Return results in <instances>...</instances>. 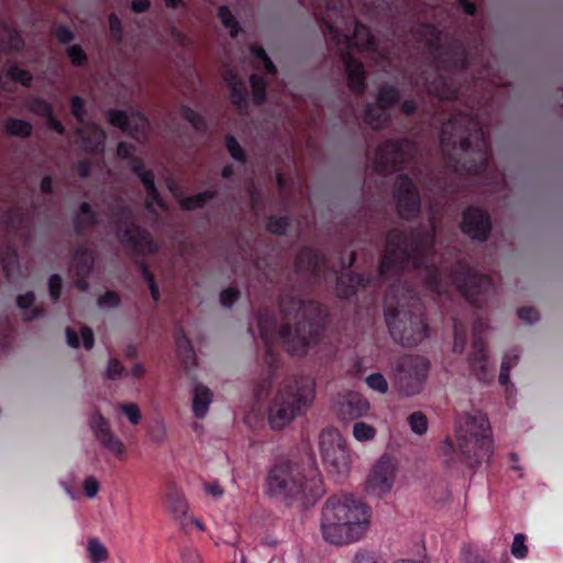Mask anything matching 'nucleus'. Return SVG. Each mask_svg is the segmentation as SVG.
I'll list each match as a JSON object with an SVG mask.
<instances>
[{
    "label": "nucleus",
    "instance_id": "nucleus-1",
    "mask_svg": "<svg viewBox=\"0 0 563 563\" xmlns=\"http://www.w3.org/2000/svg\"><path fill=\"white\" fill-rule=\"evenodd\" d=\"M417 271L426 286L441 295L455 286L473 307L482 309L487 298L495 292L489 275L478 274L468 255L456 253L454 263H437L434 253V227L419 225L409 233L399 228L386 234V250L383 253L377 275L347 271L336 277L338 297L350 299L357 291H372L387 282L384 297L385 321L393 340L404 346H416L429 335V325L423 318L422 303L417 289L402 274Z\"/></svg>",
    "mask_w": 563,
    "mask_h": 563
},
{
    "label": "nucleus",
    "instance_id": "nucleus-2",
    "mask_svg": "<svg viewBox=\"0 0 563 563\" xmlns=\"http://www.w3.org/2000/svg\"><path fill=\"white\" fill-rule=\"evenodd\" d=\"M283 323L276 316L262 311L257 316V328L265 347V362L271 371L276 367L278 356L274 341L282 340L285 349L292 355L307 352L310 344H317L325 328L327 308L317 300H303L295 286L285 287L278 299Z\"/></svg>",
    "mask_w": 563,
    "mask_h": 563
},
{
    "label": "nucleus",
    "instance_id": "nucleus-3",
    "mask_svg": "<svg viewBox=\"0 0 563 563\" xmlns=\"http://www.w3.org/2000/svg\"><path fill=\"white\" fill-rule=\"evenodd\" d=\"M440 150L445 165L455 174L484 175L490 164V141L478 118L459 112L442 124Z\"/></svg>",
    "mask_w": 563,
    "mask_h": 563
},
{
    "label": "nucleus",
    "instance_id": "nucleus-4",
    "mask_svg": "<svg viewBox=\"0 0 563 563\" xmlns=\"http://www.w3.org/2000/svg\"><path fill=\"white\" fill-rule=\"evenodd\" d=\"M419 34L426 38V45L432 53H438L437 66L431 77L421 75V81L428 93L441 100H453L459 96L460 87L442 71L459 73L471 66V53L467 43L452 36L445 44L442 43V31L433 23H422Z\"/></svg>",
    "mask_w": 563,
    "mask_h": 563
},
{
    "label": "nucleus",
    "instance_id": "nucleus-5",
    "mask_svg": "<svg viewBox=\"0 0 563 563\" xmlns=\"http://www.w3.org/2000/svg\"><path fill=\"white\" fill-rule=\"evenodd\" d=\"M324 11H319L313 5V15L319 23L324 40L331 46L328 25L333 24V29L343 35L350 37V47L357 46L363 51H376L377 42L372 34L371 29L357 21L352 12L351 0H322ZM366 12L372 15L387 14L393 11L394 0H360Z\"/></svg>",
    "mask_w": 563,
    "mask_h": 563
},
{
    "label": "nucleus",
    "instance_id": "nucleus-6",
    "mask_svg": "<svg viewBox=\"0 0 563 563\" xmlns=\"http://www.w3.org/2000/svg\"><path fill=\"white\" fill-rule=\"evenodd\" d=\"M371 509L354 495H333L322 510L323 539L334 545L360 540L368 528Z\"/></svg>",
    "mask_w": 563,
    "mask_h": 563
},
{
    "label": "nucleus",
    "instance_id": "nucleus-7",
    "mask_svg": "<svg viewBox=\"0 0 563 563\" xmlns=\"http://www.w3.org/2000/svg\"><path fill=\"white\" fill-rule=\"evenodd\" d=\"M265 493L271 498L288 504L301 501L308 507L323 495L324 489L321 476L316 470L303 476L296 463L279 459L268 468Z\"/></svg>",
    "mask_w": 563,
    "mask_h": 563
},
{
    "label": "nucleus",
    "instance_id": "nucleus-8",
    "mask_svg": "<svg viewBox=\"0 0 563 563\" xmlns=\"http://www.w3.org/2000/svg\"><path fill=\"white\" fill-rule=\"evenodd\" d=\"M459 451L451 440L443 441L439 446V454L444 459L448 467H455V457L467 467H476L484 461H489L493 454V440L487 417L479 412L468 416L465 429L456 433Z\"/></svg>",
    "mask_w": 563,
    "mask_h": 563
},
{
    "label": "nucleus",
    "instance_id": "nucleus-9",
    "mask_svg": "<svg viewBox=\"0 0 563 563\" xmlns=\"http://www.w3.org/2000/svg\"><path fill=\"white\" fill-rule=\"evenodd\" d=\"M316 395L314 380L307 375L285 378L268 407V423L282 430L297 417L305 415Z\"/></svg>",
    "mask_w": 563,
    "mask_h": 563
},
{
    "label": "nucleus",
    "instance_id": "nucleus-10",
    "mask_svg": "<svg viewBox=\"0 0 563 563\" xmlns=\"http://www.w3.org/2000/svg\"><path fill=\"white\" fill-rule=\"evenodd\" d=\"M110 210L117 238L126 252L141 256L157 251L152 234L133 221V211L122 199L115 200Z\"/></svg>",
    "mask_w": 563,
    "mask_h": 563
},
{
    "label": "nucleus",
    "instance_id": "nucleus-11",
    "mask_svg": "<svg viewBox=\"0 0 563 563\" xmlns=\"http://www.w3.org/2000/svg\"><path fill=\"white\" fill-rule=\"evenodd\" d=\"M430 362L420 355L405 354L395 364V383L405 396H415L423 389Z\"/></svg>",
    "mask_w": 563,
    "mask_h": 563
},
{
    "label": "nucleus",
    "instance_id": "nucleus-12",
    "mask_svg": "<svg viewBox=\"0 0 563 563\" xmlns=\"http://www.w3.org/2000/svg\"><path fill=\"white\" fill-rule=\"evenodd\" d=\"M416 152L415 142L407 137L387 140L376 150L375 169L382 175L400 170L407 162L413 158Z\"/></svg>",
    "mask_w": 563,
    "mask_h": 563
},
{
    "label": "nucleus",
    "instance_id": "nucleus-13",
    "mask_svg": "<svg viewBox=\"0 0 563 563\" xmlns=\"http://www.w3.org/2000/svg\"><path fill=\"white\" fill-rule=\"evenodd\" d=\"M333 27V24L328 25V34L332 48L340 54L344 63L347 87L352 92L362 95L366 88L363 63L350 53V37L338 33Z\"/></svg>",
    "mask_w": 563,
    "mask_h": 563
},
{
    "label": "nucleus",
    "instance_id": "nucleus-14",
    "mask_svg": "<svg viewBox=\"0 0 563 563\" xmlns=\"http://www.w3.org/2000/svg\"><path fill=\"white\" fill-rule=\"evenodd\" d=\"M320 451L329 473L339 476L347 474L350 468L347 448L335 429L322 430L320 433Z\"/></svg>",
    "mask_w": 563,
    "mask_h": 563
},
{
    "label": "nucleus",
    "instance_id": "nucleus-15",
    "mask_svg": "<svg viewBox=\"0 0 563 563\" xmlns=\"http://www.w3.org/2000/svg\"><path fill=\"white\" fill-rule=\"evenodd\" d=\"M394 197L396 200L397 212L401 219L409 221L416 219L420 214V194L408 175L400 174L397 176Z\"/></svg>",
    "mask_w": 563,
    "mask_h": 563
},
{
    "label": "nucleus",
    "instance_id": "nucleus-16",
    "mask_svg": "<svg viewBox=\"0 0 563 563\" xmlns=\"http://www.w3.org/2000/svg\"><path fill=\"white\" fill-rule=\"evenodd\" d=\"M461 229L464 234L477 242H486L492 232L489 213L476 206H470L462 212Z\"/></svg>",
    "mask_w": 563,
    "mask_h": 563
},
{
    "label": "nucleus",
    "instance_id": "nucleus-17",
    "mask_svg": "<svg viewBox=\"0 0 563 563\" xmlns=\"http://www.w3.org/2000/svg\"><path fill=\"white\" fill-rule=\"evenodd\" d=\"M89 427L102 448L113 453L119 460L125 455V445L122 440L112 431L109 420L96 410L89 418Z\"/></svg>",
    "mask_w": 563,
    "mask_h": 563
},
{
    "label": "nucleus",
    "instance_id": "nucleus-18",
    "mask_svg": "<svg viewBox=\"0 0 563 563\" xmlns=\"http://www.w3.org/2000/svg\"><path fill=\"white\" fill-rule=\"evenodd\" d=\"M327 266L325 255L311 246H302L294 262L295 272L298 275L309 276L312 279H320Z\"/></svg>",
    "mask_w": 563,
    "mask_h": 563
},
{
    "label": "nucleus",
    "instance_id": "nucleus-19",
    "mask_svg": "<svg viewBox=\"0 0 563 563\" xmlns=\"http://www.w3.org/2000/svg\"><path fill=\"white\" fill-rule=\"evenodd\" d=\"M395 479V465L387 455L382 456L374 465L367 481V492L383 495L389 492Z\"/></svg>",
    "mask_w": 563,
    "mask_h": 563
},
{
    "label": "nucleus",
    "instance_id": "nucleus-20",
    "mask_svg": "<svg viewBox=\"0 0 563 563\" xmlns=\"http://www.w3.org/2000/svg\"><path fill=\"white\" fill-rule=\"evenodd\" d=\"M107 115L111 125L119 128L122 132L128 133L135 140L144 133L147 125V119L139 111L129 117L124 110L109 109Z\"/></svg>",
    "mask_w": 563,
    "mask_h": 563
},
{
    "label": "nucleus",
    "instance_id": "nucleus-21",
    "mask_svg": "<svg viewBox=\"0 0 563 563\" xmlns=\"http://www.w3.org/2000/svg\"><path fill=\"white\" fill-rule=\"evenodd\" d=\"M472 349L473 351L468 357V364L472 373L479 382H492L494 378V373L488 367L486 342L477 333L474 334Z\"/></svg>",
    "mask_w": 563,
    "mask_h": 563
},
{
    "label": "nucleus",
    "instance_id": "nucleus-22",
    "mask_svg": "<svg viewBox=\"0 0 563 563\" xmlns=\"http://www.w3.org/2000/svg\"><path fill=\"white\" fill-rule=\"evenodd\" d=\"M369 410L368 400L358 393H349L339 408V416L343 420H354L364 417Z\"/></svg>",
    "mask_w": 563,
    "mask_h": 563
},
{
    "label": "nucleus",
    "instance_id": "nucleus-23",
    "mask_svg": "<svg viewBox=\"0 0 563 563\" xmlns=\"http://www.w3.org/2000/svg\"><path fill=\"white\" fill-rule=\"evenodd\" d=\"M224 80L230 90V100L232 104L242 110L247 107V90L243 80L233 71H229Z\"/></svg>",
    "mask_w": 563,
    "mask_h": 563
},
{
    "label": "nucleus",
    "instance_id": "nucleus-24",
    "mask_svg": "<svg viewBox=\"0 0 563 563\" xmlns=\"http://www.w3.org/2000/svg\"><path fill=\"white\" fill-rule=\"evenodd\" d=\"M165 503L167 509L176 519H180L187 514L188 506L185 496L175 484L168 485L165 494Z\"/></svg>",
    "mask_w": 563,
    "mask_h": 563
},
{
    "label": "nucleus",
    "instance_id": "nucleus-25",
    "mask_svg": "<svg viewBox=\"0 0 563 563\" xmlns=\"http://www.w3.org/2000/svg\"><path fill=\"white\" fill-rule=\"evenodd\" d=\"M95 258L92 251L87 246H78L71 258V268L75 275H90Z\"/></svg>",
    "mask_w": 563,
    "mask_h": 563
},
{
    "label": "nucleus",
    "instance_id": "nucleus-26",
    "mask_svg": "<svg viewBox=\"0 0 563 563\" xmlns=\"http://www.w3.org/2000/svg\"><path fill=\"white\" fill-rule=\"evenodd\" d=\"M73 222L75 234L80 236L85 233L87 228H92L98 224V217L91 205L84 201L80 203L79 212L74 218Z\"/></svg>",
    "mask_w": 563,
    "mask_h": 563
},
{
    "label": "nucleus",
    "instance_id": "nucleus-27",
    "mask_svg": "<svg viewBox=\"0 0 563 563\" xmlns=\"http://www.w3.org/2000/svg\"><path fill=\"white\" fill-rule=\"evenodd\" d=\"M77 134L91 151H99L103 148L106 133L98 124L90 123L87 129L78 128Z\"/></svg>",
    "mask_w": 563,
    "mask_h": 563
},
{
    "label": "nucleus",
    "instance_id": "nucleus-28",
    "mask_svg": "<svg viewBox=\"0 0 563 563\" xmlns=\"http://www.w3.org/2000/svg\"><path fill=\"white\" fill-rule=\"evenodd\" d=\"M212 401V391L202 384H197L194 388L192 412L196 418L202 419L209 410Z\"/></svg>",
    "mask_w": 563,
    "mask_h": 563
},
{
    "label": "nucleus",
    "instance_id": "nucleus-29",
    "mask_svg": "<svg viewBox=\"0 0 563 563\" xmlns=\"http://www.w3.org/2000/svg\"><path fill=\"white\" fill-rule=\"evenodd\" d=\"M390 120L385 108L376 103H367L364 110V121L374 130L383 129Z\"/></svg>",
    "mask_w": 563,
    "mask_h": 563
},
{
    "label": "nucleus",
    "instance_id": "nucleus-30",
    "mask_svg": "<svg viewBox=\"0 0 563 563\" xmlns=\"http://www.w3.org/2000/svg\"><path fill=\"white\" fill-rule=\"evenodd\" d=\"M26 220L24 210L21 207L7 209L1 216V222L5 230L15 233L22 229Z\"/></svg>",
    "mask_w": 563,
    "mask_h": 563
},
{
    "label": "nucleus",
    "instance_id": "nucleus-31",
    "mask_svg": "<svg viewBox=\"0 0 563 563\" xmlns=\"http://www.w3.org/2000/svg\"><path fill=\"white\" fill-rule=\"evenodd\" d=\"M217 196L216 190H205L202 192L183 198L179 202L180 208L185 211H192L197 209H201L206 206V203Z\"/></svg>",
    "mask_w": 563,
    "mask_h": 563
},
{
    "label": "nucleus",
    "instance_id": "nucleus-32",
    "mask_svg": "<svg viewBox=\"0 0 563 563\" xmlns=\"http://www.w3.org/2000/svg\"><path fill=\"white\" fill-rule=\"evenodd\" d=\"M250 85L253 93V100L256 106H262L267 99V79L257 74L250 76Z\"/></svg>",
    "mask_w": 563,
    "mask_h": 563
},
{
    "label": "nucleus",
    "instance_id": "nucleus-33",
    "mask_svg": "<svg viewBox=\"0 0 563 563\" xmlns=\"http://www.w3.org/2000/svg\"><path fill=\"white\" fill-rule=\"evenodd\" d=\"M5 131L12 136L25 139L32 135L33 126L25 120L9 118L5 121Z\"/></svg>",
    "mask_w": 563,
    "mask_h": 563
},
{
    "label": "nucleus",
    "instance_id": "nucleus-34",
    "mask_svg": "<svg viewBox=\"0 0 563 563\" xmlns=\"http://www.w3.org/2000/svg\"><path fill=\"white\" fill-rule=\"evenodd\" d=\"M400 91L397 87L390 85L380 86L377 95V103L387 111L400 100Z\"/></svg>",
    "mask_w": 563,
    "mask_h": 563
},
{
    "label": "nucleus",
    "instance_id": "nucleus-35",
    "mask_svg": "<svg viewBox=\"0 0 563 563\" xmlns=\"http://www.w3.org/2000/svg\"><path fill=\"white\" fill-rule=\"evenodd\" d=\"M179 114L188 121L197 132H206L208 129L206 119L187 104H181Z\"/></svg>",
    "mask_w": 563,
    "mask_h": 563
},
{
    "label": "nucleus",
    "instance_id": "nucleus-36",
    "mask_svg": "<svg viewBox=\"0 0 563 563\" xmlns=\"http://www.w3.org/2000/svg\"><path fill=\"white\" fill-rule=\"evenodd\" d=\"M218 18L220 19L221 24L225 29H229L230 35L232 37H236L239 35V33L241 32V25L228 5L223 4L219 7Z\"/></svg>",
    "mask_w": 563,
    "mask_h": 563
},
{
    "label": "nucleus",
    "instance_id": "nucleus-37",
    "mask_svg": "<svg viewBox=\"0 0 563 563\" xmlns=\"http://www.w3.org/2000/svg\"><path fill=\"white\" fill-rule=\"evenodd\" d=\"M87 552L91 563H103L109 559L107 548L97 538L88 540Z\"/></svg>",
    "mask_w": 563,
    "mask_h": 563
},
{
    "label": "nucleus",
    "instance_id": "nucleus-38",
    "mask_svg": "<svg viewBox=\"0 0 563 563\" xmlns=\"http://www.w3.org/2000/svg\"><path fill=\"white\" fill-rule=\"evenodd\" d=\"M5 76L13 82H19L25 88H29L33 81L32 74L26 69L20 68L16 64L8 65Z\"/></svg>",
    "mask_w": 563,
    "mask_h": 563
},
{
    "label": "nucleus",
    "instance_id": "nucleus-39",
    "mask_svg": "<svg viewBox=\"0 0 563 563\" xmlns=\"http://www.w3.org/2000/svg\"><path fill=\"white\" fill-rule=\"evenodd\" d=\"M290 227V219L287 216H271L266 222V230L274 235H285Z\"/></svg>",
    "mask_w": 563,
    "mask_h": 563
},
{
    "label": "nucleus",
    "instance_id": "nucleus-40",
    "mask_svg": "<svg viewBox=\"0 0 563 563\" xmlns=\"http://www.w3.org/2000/svg\"><path fill=\"white\" fill-rule=\"evenodd\" d=\"M176 349L178 355L185 361L195 360V351L192 349L191 342L183 330H179L177 335Z\"/></svg>",
    "mask_w": 563,
    "mask_h": 563
},
{
    "label": "nucleus",
    "instance_id": "nucleus-41",
    "mask_svg": "<svg viewBox=\"0 0 563 563\" xmlns=\"http://www.w3.org/2000/svg\"><path fill=\"white\" fill-rule=\"evenodd\" d=\"M407 420L413 433L422 435L428 431V419L423 412L415 411L408 416Z\"/></svg>",
    "mask_w": 563,
    "mask_h": 563
},
{
    "label": "nucleus",
    "instance_id": "nucleus-42",
    "mask_svg": "<svg viewBox=\"0 0 563 563\" xmlns=\"http://www.w3.org/2000/svg\"><path fill=\"white\" fill-rule=\"evenodd\" d=\"M225 147L231 157L241 164L246 163V154L238 140L233 135H227L224 139Z\"/></svg>",
    "mask_w": 563,
    "mask_h": 563
},
{
    "label": "nucleus",
    "instance_id": "nucleus-43",
    "mask_svg": "<svg viewBox=\"0 0 563 563\" xmlns=\"http://www.w3.org/2000/svg\"><path fill=\"white\" fill-rule=\"evenodd\" d=\"M2 268L5 275H8L12 266L18 264L19 254L16 249L12 244H7L2 250Z\"/></svg>",
    "mask_w": 563,
    "mask_h": 563
},
{
    "label": "nucleus",
    "instance_id": "nucleus-44",
    "mask_svg": "<svg viewBox=\"0 0 563 563\" xmlns=\"http://www.w3.org/2000/svg\"><path fill=\"white\" fill-rule=\"evenodd\" d=\"M353 434L358 441H368L375 437L376 430L373 426L360 421L354 423Z\"/></svg>",
    "mask_w": 563,
    "mask_h": 563
},
{
    "label": "nucleus",
    "instance_id": "nucleus-45",
    "mask_svg": "<svg viewBox=\"0 0 563 563\" xmlns=\"http://www.w3.org/2000/svg\"><path fill=\"white\" fill-rule=\"evenodd\" d=\"M67 55L74 66L81 67L85 66L88 56L84 48L79 44H74L67 48Z\"/></svg>",
    "mask_w": 563,
    "mask_h": 563
},
{
    "label": "nucleus",
    "instance_id": "nucleus-46",
    "mask_svg": "<svg viewBox=\"0 0 563 563\" xmlns=\"http://www.w3.org/2000/svg\"><path fill=\"white\" fill-rule=\"evenodd\" d=\"M108 20H109L111 38L115 43L121 44L123 41V26H122L121 20L113 12L109 14Z\"/></svg>",
    "mask_w": 563,
    "mask_h": 563
},
{
    "label": "nucleus",
    "instance_id": "nucleus-47",
    "mask_svg": "<svg viewBox=\"0 0 563 563\" xmlns=\"http://www.w3.org/2000/svg\"><path fill=\"white\" fill-rule=\"evenodd\" d=\"M366 384L371 389L377 390L380 394L388 391V383L383 374L374 373L366 377Z\"/></svg>",
    "mask_w": 563,
    "mask_h": 563
},
{
    "label": "nucleus",
    "instance_id": "nucleus-48",
    "mask_svg": "<svg viewBox=\"0 0 563 563\" xmlns=\"http://www.w3.org/2000/svg\"><path fill=\"white\" fill-rule=\"evenodd\" d=\"M48 294L53 301H58L62 296L63 278L59 274H53L48 278Z\"/></svg>",
    "mask_w": 563,
    "mask_h": 563
},
{
    "label": "nucleus",
    "instance_id": "nucleus-49",
    "mask_svg": "<svg viewBox=\"0 0 563 563\" xmlns=\"http://www.w3.org/2000/svg\"><path fill=\"white\" fill-rule=\"evenodd\" d=\"M511 554L517 559H525L528 554V547L526 545V536L517 533L514 537L511 544Z\"/></svg>",
    "mask_w": 563,
    "mask_h": 563
},
{
    "label": "nucleus",
    "instance_id": "nucleus-50",
    "mask_svg": "<svg viewBox=\"0 0 563 563\" xmlns=\"http://www.w3.org/2000/svg\"><path fill=\"white\" fill-rule=\"evenodd\" d=\"M70 110L71 114L76 119L78 123L85 122V115H86V106L85 101L79 96H74L70 98Z\"/></svg>",
    "mask_w": 563,
    "mask_h": 563
},
{
    "label": "nucleus",
    "instance_id": "nucleus-51",
    "mask_svg": "<svg viewBox=\"0 0 563 563\" xmlns=\"http://www.w3.org/2000/svg\"><path fill=\"white\" fill-rule=\"evenodd\" d=\"M240 290L236 287H228L220 292V303L225 307H232L240 298Z\"/></svg>",
    "mask_w": 563,
    "mask_h": 563
},
{
    "label": "nucleus",
    "instance_id": "nucleus-52",
    "mask_svg": "<svg viewBox=\"0 0 563 563\" xmlns=\"http://www.w3.org/2000/svg\"><path fill=\"white\" fill-rule=\"evenodd\" d=\"M466 343V332L462 329L456 320H454V343L453 352L461 354Z\"/></svg>",
    "mask_w": 563,
    "mask_h": 563
},
{
    "label": "nucleus",
    "instance_id": "nucleus-53",
    "mask_svg": "<svg viewBox=\"0 0 563 563\" xmlns=\"http://www.w3.org/2000/svg\"><path fill=\"white\" fill-rule=\"evenodd\" d=\"M120 409L132 424L140 423L142 416L136 404H121Z\"/></svg>",
    "mask_w": 563,
    "mask_h": 563
},
{
    "label": "nucleus",
    "instance_id": "nucleus-54",
    "mask_svg": "<svg viewBox=\"0 0 563 563\" xmlns=\"http://www.w3.org/2000/svg\"><path fill=\"white\" fill-rule=\"evenodd\" d=\"M125 373V367L117 358H110L106 372L107 378L111 380L119 379Z\"/></svg>",
    "mask_w": 563,
    "mask_h": 563
},
{
    "label": "nucleus",
    "instance_id": "nucleus-55",
    "mask_svg": "<svg viewBox=\"0 0 563 563\" xmlns=\"http://www.w3.org/2000/svg\"><path fill=\"white\" fill-rule=\"evenodd\" d=\"M121 303V298L118 292L113 290L106 291L102 296L98 298V305L100 307H119Z\"/></svg>",
    "mask_w": 563,
    "mask_h": 563
},
{
    "label": "nucleus",
    "instance_id": "nucleus-56",
    "mask_svg": "<svg viewBox=\"0 0 563 563\" xmlns=\"http://www.w3.org/2000/svg\"><path fill=\"white\" fill-rule=\"evenodd\" d=\"M145 190L147 192V198L145 200V208L147 210L151 211L153 205H157L161 208L165 207V203H164V201H163V199H162V197L159 195V191H158L156 185L151 187V188H147Z\"/></svg>",
    "mask_w": 563,
    "mask_h": 563
},
{
    "label": "nucleus",
    "instance_id": "nucleus-57",
    "mask_svg": "<svg viewBox=\"0 0 563 563\" xmlns=\"http://www.w3.org/2000/svg\"><path fill=\"white\" fill-rule=\"evenodd\" d=\"M31 110L45 118L54 112L53 107L42 98H35L32 101Z\"/></svg>",
    "mask_w": 563,
    "mask_h": 563
},
{
    "label": "nucleus",
    "instance_id": "nucleus-58",
    "mask_svg": "<svg viewBox=\"0 0 563 563\" xmlns=\"http://www.w3.org/2000/svg\"><path fill=\"white\" fill-rule=\"evenodd\" d=\"M56 40L60 44H69L75 40V33L65 24H59L55 32Z\"/></svg>",
    "mask_w": 563,
    "mask_h": 563
},
{
    "label": "nucleus",
    "instance_id": "nucleus-59",
    "mask_svg": "<svg viewBox=\"0 0 563 563\" xmlns=\"http://www.w3.org/2000/svg\"><path fill=\"white\" fill-rule=\"evenodd\" d=\"M518 318L526 323L532 324L539 320V311L533 307H522L518 310Z\"/></svg>",
    "mask_w": 563,
    "mask_h": 563
},
{
    "label": "nucleus",
    "instance_id": "nucleus-60",
    "mask_svg": "<svg viewBox=\"0 0 563 563\" xmlns=\"http://www.w3.org/2000/svg\"><path fill=\"white\" fill-rule=\"evenodd\" d=\"M512 368V363H510V356L504 357L500 366V373L498 377V382L501 386H507L510 382V369Z\"/></svg>",
    "mask_w": 563,
    "mask_h": 563
},
{
    "label": "nucleus",
    "instance_id": "nucleus-61",
    "mask_svg": "<svg viewBox=\"0 0 563 563\" xmlns=\"http://www.w3.org/2000/svg\"><path fill=\"white\" fill-rule=\"evenodd\" d=\"M135 147L134 145L128 143V142H119L117 146V155L122 159H132L134 156Z\"/></svg>",
    "mask_w": 563,
    "mask_h": 563
},
{
    "label": "nucleus",
    "instance_id": "nucleus-62",
    "mask_svg": "<svg viewBox=\"0 0 563 563\" xmlns=\"http://www.w3.org/2000/svg\"><path fill=\"white\" fill-rule=\"evenodd\" d=\"M35 302V294L32 290L16 297V306L21 310L30 309Z\"/></svg>",
    "mask_w": 563,
    "mask_h": 563
},
{
    "label": "nucleus",
    "instance_id": "nucleus-63",
    "mask_svg": "<svg viewBox=\"0 0 563 563\" xmlns=\"http://www.w3.org/2000/svg\"><path fill=\"white\" fill-rule=\"evenodd\" d=\"M82 345L86 350H91L95 344V335L91 328L85 325L80 330Z\"/></svg>",
    "mask_w": 563,
    "mask_h": 563
},
{
    "label": "nucleus",
    "instance_id": "nucleus-64",
    "mask_svg": "<svg viewBox=\"0 0 563 563\" xmlns=\"http://www.w3.org/2000/svg\"><path fill=\"white\" fill-rule=\"evenodd\" d=\"M353 563H378L374 553L368 551L356 552Z\"/></svg>",
    "mask_w": 563,
    "mask_h": 563
}]
</instances>
